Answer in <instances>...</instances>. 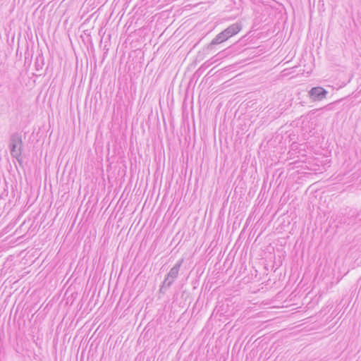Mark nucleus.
Listing matches in <instances>:
<instances>
[{"instance_id":"obj_6","label":"nucleus","mask_w":361,"mask_h":361,"mask_svg":"<svg viewBox=\"0 0 361 361\" xmlns=\"http://www.w3.org/2000/svg\"><path fill=\"white\" fill-rule=\"evenodd\" d=\"M358 218L360 219V220H361V212L358 214Z\"/></svg>"},{"instance_id":"obj_5","label":"nucleus","mask_w":361,"mask_h":361,"mask_svg":"<svg viewBox=\"0 0 361 361\" xmlns=\"http://www.w3.org/2000/svg\"><path fill=\"white\" fill-rule=\"evenodd\" d=\"M226 35H222V32L217 35L212 41V44H218L227 40Z\"/></svg>"},{"instance_id":"obj_4","label":"nucleus","mask_w":361,"mask_h":361,"mask_svg":"<svg viewBox=\"0 0 361 361\" xmlns=\"http://www.w3.org/2000/svg\"><path fill=\"white\" fill-rule=\"evenodd\" d=\"M242 28L241 24L235 23L228 26L226 29L222 31V35H226L227 39L238 33Z\"/></svg>"},{"instance_id":"obj_3","label":"nucleus","mask_w":361,"mask_h":361,"mask_svg":"<svg viewBox=\"0 0 361 361\" xmlns=\"http://www.w3.org/2000/svg\"><path fill=\"white\" fill-rule=\"evenodd\" d=\"M327 93V91L322 87H312L309 92L310 97L314 101L322 100L326 97Z\"/></svg>"},{"instance_id":"obj_2","label":"nucleus","mask_w":361,"mask_h":361,"mask_svg":"<svg viewBox=\"0 0 361 361\" xmlns=\"http://www.w3.org/2000/svg\"><path fill=\"white\" fill-rule=\"evenodd\" d=\"M183 259H180L170 269L169 272L168 273L167 276H166V278L163 282V286H164L167 288H169L173 284L175 279L178 276L179 270L183 264Z\"/></svg>"},{"instance_id":"obj_1","label":"nucleus","mask_w":361,"mask_h":361,"mask_svg":"<svg viewBox=\"0 0 361 361\" xmlns=\"http://www.w3.org/2000/svg\"><path fill=\"white\" fill-rule=\"evenodd\" d=\"M22 136L18 133H13L10 137L9 149L12 157L19 161L22 154Z\"/></svg>"}]
</instances>
